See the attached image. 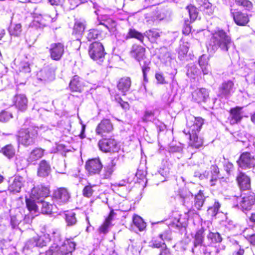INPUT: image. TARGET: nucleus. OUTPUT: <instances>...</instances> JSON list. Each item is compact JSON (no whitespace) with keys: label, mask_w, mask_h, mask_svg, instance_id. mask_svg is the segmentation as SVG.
<instances>
[{"label":"nucleus","mask_w":255,"mask_h":255,"mask_svg":"<svg viewBox=\"0 0 255 255\" xmlns=\"http://www.w3.org/2000/svg\"><path fill=\"white\" fill-rule=\"evenodd\" d=\"M117 22L115 20L109 17L106 20V27L110 31H113L115 30L117 27Z\"/></svg>","instance_id":"obj_52"},{"label":"nucleus","mask_w":255,"mask_h":255,"mask_svg":"<svg viewBox=\"0 0 255 255\" xmlns=\"http://www.w3.org/2000/svg\"><path fill=\"white\" fill-rule=\"evenodd\" d=\"M189 51V46L187 42H183L180 44L178 49V54L181 56H184L188 53Z\"/></svg>","instance_id":"obj_49"},{"label":"nucleus","mask_w":255,"mask_h":255,"mask_svg":"<svg viewBox=\"0 0 255 255\" xmlns=\"http://www.w3.org/2000/svg\"><path fill=\"white\" fill-rule=\"evenodd\" d=\"M24 182L23 178L20 176L10 177L7 181V190L12 193H19Z\"/></svg>","instance_id":"obj_14"},{"label":"nucleus","mask_w":255,"mask_h":255,"mask_svg":"<svg viewBox=\"0 0 255 255\" xmlns=\"http://www.w3.org/2000/svg\"><path fill=\"white\" fill-rule=\"evenodd\" d=\"M192 96L194 102L201 103L205 102L207 98H208L209 94L207 89L205 88H201L193 92Z\"/></svg>","instance_id":"obj_25"},{"label":"nucleus","mask_w":255,"mask_h":255,"mask_svg":"<svg viewBox=\"0 0 255 255\" xmlns=\"http://www.w3.org/2000/svg\"><path fill=\"white\" fill-rule=\"evenodd\" d=\"M200 4L199 8L200 10L204 14L208 15H211L213 13L214 9L213 8L212 4L209 0H197Z\"/></svg>","instance_id":"obj_29"},{"label":"nucleus","mask_w":255,"mask_h":255,"mask_svg":"<svg viewBox=\"0 0 255 255\" xmlns=\"http://www.w3.org/2000/svg\"><path fill=\"white\" fill-rule=\"evenodd\" d=\"M155 116V113L154 111L151 110H146L144 112V114L142 118V120L144 122H148L151 121Z\"/></svg>","instance_id":"obj_50"},{"label":"nucleus","mask_w":255,"mask_h":255,"mask_svg":"<svg viewBox=\"0 0 255 255\" xmlns=\"http://www.w3.org/2000/svg\"><path fill=\"white\" fill-rule=\"evenodd\" d=\"M12 118V113L6 110H3L0 112V122L7 123Z\"/></svg>","instance_id":"obj_42"},{"label":"nucleus","mask_w":255,"mask_h":255,"mask_svg":"<svg viewBox=\"0 0 255 255\" xmlns=\"http://www.w3.org/2000/svg\"><path fill=\"white\" fill-rule=\"evenodd\" d=\"M188 136V145L193 148L198 149L203 146L204 139L199 135V133H184Z\"/></svg>","instance_id":"obj_19"},{"label":"nucleus","mask_w":255,"mask_h":255,"mask_svg":"<svg viewBox=\"0 0 255 255\" xmlns=\"http://www.w3.org/2000/svg\"><path fill=\"white\" fill-rule=\"evenodd\" d=\"M145 53V48L143 46L136 43L132 45L131 49L129 51L130 56L135 59L139 63L147 59Z\"/></svg>","instance_id":"obj_15"},{"label":"nucleus","mask_w":255,"mask_h":255,"mask_svg":"<svg viewBox=\"0 0 255 255\" xmlns=\"http://www.w3.org/2000/svg\"><path fill=\"white\" fill-rule=\"evenodd\" d=\"M198 63L200 67L207 66V65H209V58L205 54H203L200 56Z\"/></svg>","instance_id":"obj_57"},{"label":"nucleus","mask_w":255,"mask_h":255,"mask_svg":"<svg viewBox=\"0 0 255 255\" xmlns=\"http://www.w3.org/2000/svg\"><path fill=\"white\" fill-rule=\"evenodd\" d=\"M236 181L241 191H246L251 189V179L245 173L239 172L236 176Z\"/></svg>","instance_id":"obj_16"},{"label":"nucleus","mask_w":255,"mask_h":255,"mask_svg":"<svg viewBox=\"0 0 255 255\" xmlns=\"http://www.w3.org/2000/svg\"><path fill=\"white\" fill-rule=\"evenodd\" d=\"M114 130V125L108 119H103L98 124L95 131L97 135L103 137L111 133Z\"/></svg>","instance_id":"obj_12"},{"label":"nucleus","mask_w":255,"mask_h":255,"mask_svg":"<svg viewBox=\"0 0 255 255\" xmlns=\"http://www.w3.org/2000/svg\"><path fill=\"white\" fill-rule=\"evenodd\" d=\"M86 28V21L76 20L73 25L72 34L77 37V40L81 43L80 38L82 36Z\"/></svg>","instance_id":"obj_22"},{"label":"nucleus","mask_w":255,"mask_h":255,"mask_svg":"<svg viewBox=\"0 0 255 255\" xmlns=\"http://www.w3.org/2000/svg\"><path fill=\"white\" fill-rule=\"evenodd\" d=\"M243 108V107L236 106L230 109L227 120L231 125L237 124L241 121L243 118L242 112Z\"/></svg>","instance_id":"obj_17"},{"label":"nucleus","mask_w":255,"mask_h":255,"mask_svg":"<svg viewBox=\"0 0 255 255\" xmlns=\"http://www.w3.org/2000/svg\"><path fill=\"white\" fill-rule=\"evenodd\" d=\"M3 255H17L16 249L14 247H9L2 250Z\"/></svg>","instance_id":"obj_58"},{"label":"nucleus","mask_w":255,"mask_h":255,"mask_svg":"<svg viewBox=\"0 0 255 255\" xmlns=\"http://www.w3.org/2000/svg\"><path fill=\"white\" fill-rule=\"evenodd\" d=\"M145 35L151 42H154L156 39L160 36V32L157 29H151L146 30L144 33Z\"/></svg>","instance_id":"obj_34"},{"label":"nucleus","mask_w":255,"mask_h":255,"mask_svg":"<svg viewBox=\"0 0 255 255\" xmlns=\"http://www.w3.org/2000/svg\"><path fill=\"white\" fill-rule=\"evenodd\" d=\"M76 244L72 242L67 241L61 246L54 244L46 252V255H72V252L75 250Z\"/></svg>","instance_id":"obj_4"},{"label":"nucleus","mask_w":255,"mask_h":255,"mask_svg":"<svg viewBox=\"0 0 255 255\" xmlns=\"http://www.w3.org/2000/svg\"><path fill=\"white\" fill-rule=\"evenodd\" d=\"M0 152L8 159H11L15 155V150L14 146L11 144H8L2 147Z\"/></svg>","instance_id":"obj_30"},{"label":"nucleus","mask_w":255,"mask_h":255,"mask_svg":"<svg viewBox=\"0 0 255 255\" xmlns=\"http://www.w3.org/2000/svg\"><path fill=\"white\" fill-rule=\"evenodd\" d=\"M22 32V25L20 23L11 24L8 28V32L10 36H19Z\"/></svg>","instance_id":"obj_36"},{"label":"nucleus","mask_w":255,"mask_h":255,"mask_svg":"<svg viewBox=\"0 0 255 255\" xmlns=\"http://www.w3.org/2000/svg\"><path fill=\"white\" fill-rule=\"evenodd\" d=\"M139 65L141 67V70L143 74V80L145 82H147L148 79L147 77V72H149L150 70V65L151 64V61L148 59H146L143 60V64H142L141 62L139 63Z\"/></svg>","instance_id":"obj_39"},{"label":"nucleus","mask_w":255,"mask_h":255,"mask_svg":"<svg viewBox=\"0 0 255 255\" xmlns=\"http://www.w3.org/2000/svg\"><path fill=\"white\" fill-rule=\"evenodd\" d=\"M158 237L164 243L165 241H170L172 239L171 231L168 228L163 233L160 234Z\"/></svg>","instance_id":"obj_47"},{"label":"nucleus","mask_w":255,"mask_h":255,"mask_svg":"<svg viewBox=\"0 0 255 255\" xmlns=\"http://www.w3.org/2000/svg\"><path fill=\"white\" fill-rule=\"evenodd\" d=\"M115 213L114 210H111L109 216L106 219L104 224L100 227L99 231L101 233L106 234L108 232V228L111 224V222L113 220Z\"/></svg>","instance_id":"obj_35"},{"label":"nucleus","mask_w":255,"mask_h":255,"mask_svg":"<svg viewBox=\"0 0 255 255\" xmlns=\"http://www.w3.org/2000/svg\"><path fill=\"white\" fill-rule=\"evenodd\" d=\"M31 24L33 26L40 27L46 25L45 20L41 14H34Z\"/></svg>","instance_id":"obj_38"},{"label":"nucleus","mask_w":255,"mask_h":255,"mask_svg":"<svg viewBox=\"0 0 255 255\" xmlns=\"http://www.w3.org/2000/svg\"><path fill=\"white\" fill-rule=\"evenodd\" d=\"M234 86V83L231 80L222 82L218 88L220 96L228 97L231 94Z\"/></svg>","instance_id":"obj_24"},{"label":"nucleus","mask_w":255,"mask_h":255,"mask_svg":"<svg viewBox=\"0 0 255 255\" xmlns=\"http://www.w3.org/2000/svg\"><path fill=\"white\" fill-rule=\"evenodd\" d=\"M31 192L34 195H36L39 199H45L49 201L47 197L49 196L50 191L49 186H45L41 184L34 187Z\"/></svg>","instance_id":"obj_20"},{"label":"nucleus","mask_w":255,"mask_h":255,"mask_svg":"<svg viewBox=\"0 0 255 255\" xmlns=\"http://www.w3.org/2000/svg\"><path fill=\"white\" fill-rule=\"evenodd\" d=\"M158 255H172L169 249L167 246H164L160 249V253Z\"/></svg>","instance_id":"obj_64"},{"label":"nucleus","mask_w":255,"mask_h":255,"mask_svg":"<svg viewBox=\"0 0 255 255\" xmlns=\"http://www.w3.org/2000/svg\"><path fill=\"white\" fill-rule=\"evenodd\" d=\"M206 202L203 191L199 190L195 196L194 205L197 207H202Z\"/></svg>","instance_id":"obj_40"},{"label":"nucleus","mask_w":255,"mask_h":255,"mask_svg":"<svg viewBox=\"0 0 255 255\" xmlns=\"http://www.w3.org/2000/svg\"><path fill=\"white\" fill-rule=\"evenodd\" d=\"M98 145L100 150L104 153H114L119 150L118 141L112 137L103 138L100 139Z\"/></svg>","instance_id":"obj_7"},{"label":"nucleus","mask_w":255,"mask_h":255,"mask_svg":"<svg viewBox=\"0 0 255 255\" xmlns=\"http://www.w3.org/2000/svg\"><path fill=\"white\" fill-rule=\"evenodd\" d=\"M211 172L212 177H218L220 173V170L217 165L214 164L211 166Z\"/></svg>","instance_id":"obj_61"},{"label":"nucleus","mask_w":255,"mask_h":255,"mask_svg":"<svg viewBox=\"0 0 255 255\" xmlns=\"http://www.w3.org/2000/svg\"><path fill=\"white\" fill-rule=\"evenodd\" d=\"M191 32V26L189 24L185 23L183 27L182 33L185 35H188Z\"/></svg>","instance_id":"obj_62"},{"label":"nucleus","mask_w":255,"mask_h":255,"mask_svg":"<svg viewBox=\"0 0 255 255\" xmlns=\"http://www.w3.org/2000/svg\"><path fill=\"white\" fill-rule=\"evenodd\" d=\"M114 166L112 164H108L104 167L102 173V178L103 179H108L111 177L114 171Z\"/></svg>","instance_id":"obj_43"},{"label":"nucleus","mask_w":255,"mask_h":255,"mask_svg":"<svg viewBox=\"0 0 255 255\" xmlns=\"http://www.w3.org/2000/svg\"><path fill=\"white\" fill-rule=\"evenodd\" d=\"M98 190V186L97 185H91L89 184L84 187L82 193L84 197L90 198Z\"/></svg>","instance_id":"obj_33"},{"label":"nucleus","mask_w":255,"mask_h":255,"mask_svg":"<svg viewBox=\"0 0 255 255\" xmlns=\"http://www.w3.org/2000/svg\"><path fill=\"white\" fill-rule=\"evenodd\" d=\"M25 201L26 207H37L39 205H41L42 207H49L54 205L53 201L51 203L45 199H39L32 192L28 197H25Z\"/></svg>","instance_id":"obj_13"},{"label":"nucleus","mask_w":255,"mask_h":255,"mask_svg":"<svg viewBox=\"0 0 255 255\" xmlns=\"http://www.w3.org/2000/svg\"><path fill=\"white\" fill-rule=\"evenodd\" d=\"M70 197V193L66 188L60 187L54 191L52 198L49 201L52 203L53 201V205H55V201L60 205L65 204L69 201Z\"/></svg>","instance_id":"obj_10"},{"label":"nucleus","mask_w":255,"mask_h":255,"mask_svg":"<svg viewBox=\"0 0 255 255\" xmlns=\"http://www.w3.org/2000/svg\"><path fill=\"white\" fill-rule=\"evenodd\" d=\"M237 162L238 166L243 169L254 168L255 156L253 152H244L241 153Z\"/></svg>","instance_id":"obj_8"},{"label":"nucleus","mask_w":255,"mask_h":255,"mask_svg":"<svg viewBox=\"0 0 255 255\" xmlns=\"http://www.w3.org/2000/svg\"><path fill=\"white\" fill-rule=\"evenodd\" d=\"M48 49L50 58L52 60L58 61L63 57L65 47L63 42H57L51 43Z\"/></svg>","instance_id":"obj_6"},{"label":"nucleus","mask_w":255,"mask_h":255,"mask_svg":"<svg viewBox=\"0 0 255 255\" xmlns=\"http://www.w3.org/2000/svg\"><path fill=\"white\" fill-rule=\"evenodd\" d=\"M133 222L140 231H142L146 227V224L138 216H135L133 218Z\"/></svg>","instance_id":"obj_44"},{"label":"nucleus","mask_w":255,"mask_h":255,"mask_svg":"<svg viewBox=\"0 0 255 255\" xmlns=\"http://www.w3.org/2000/svg\"><path fill=\"white\" fill-rule=\"evenodd\" d=\"M240 200V206L242 207H249L255 204V194L252 191H249L245 194L242 198H236Z\"/></svg>","instance_id":"obj_23"},{"label":"nucleus","mask_w":255,"mask_h":255,"mask_svg":"<svg viewBox=\"0 0 255 255\" xmlns=\"http://www.w3.org/2000/svg\"><path fill=\"white\" fill-rule=\"evenodd\" d=\"M205 119L200 117H193L187 120L186 127L183 130L184 133H200L204 125Z\"/></svg>","instance_id":"obj_5"},{"label":"nucleus","mask_w":255,"mask_h":255,"mask_svg":"<svg viewBox=\"0 0 255 255\" xmlns=\"http://www.w3.org/2000/svg\"><path fill=\"white\" fill-rule=\"evenodd\" d=\"M102 31L97 28L89 29L86 35V38L89 41L98 39L101 36Z\"/></svg>","instance_id":"obj_32"},{"label":"nucleus","mask_w":255,"mask_h":255,"mask_svg":"<svg viewBox=\"0 0 255 255\" xmlns=\"http://www.w3.org/2000/svg\"><path fill=\"white\" fill-rule=\"evenodd\" d=\"M166 246V245H165V243L163 242L161 240H160V241H158L157 239L155 238H153L150 243V246L153 248H161V249H162Z\"/></svg>","instance_id":"obj_51"},{"label":"nucleus","mask_w":255,"mask_h":255,"mask_svg":"<svg viewBox=\"0 0 255 255\" xmlns=\"http://www.w3.org/2000/svg\"><path fill=\"white\" fill-rule=\"evenodd\" d=\"M53 209L57 210V208H40L41 213L44 215H49L50 217H55L57 214Z\"/></svg>","instance_id":"obj_55"},{"label":"nucleus","mask_w":255,"mask_h":255,"mask_svg":"<svg viewBox=\"0 0 255 255\" xmlns=\"http://www.w3.org/2000/svg\"><path fill=\"white\" fill-rule=\"evenodd\" d=\"M232 43L231 36L224 30L220 29L212 34L210 45L216 49L220 48L221 50L227 52Z\"/></svg>","instance_id":"obj_1"},{"label":"nucleus","mask_w":255,"mask_h":255,"mask_svg":"<svg viewBox=\"0 0 255 255\" xmlns=\"http://www.w3.org/2000/svg\"><path fill=\"white\" fill-rule=\"evenodd\" d=\"M19 71L22 73H29L30 72V68L29 64L24 63L20 67H19Z\"/></svg>","instance_id":"obj_63"},{"label":"nucleus","mask_w":255,"mask_h":255,"mask_svg":"<svg viewBox=\"0 0 255 255\" xmlns=\"http://www.w3.org/2000/svg\"><path fill=\"white\" fill-rule=\"evenodd\" d=\"M89 57L99 65L104 66L108 61L106 58L107 53L103 44L98 41L90 43L88 46Z\"/></svg>","instance_id":"obj_3"},{"label":"nucleus","mask_w":255,"mask_h":255,"mask_svg":"<svg viewBox=\"0 0 255 255\" xmlns=\"http://www.w3.org/2000/svg\"><path fill=\"white\" fill-rule=\"evenodd\" d=\"M85 169L90 176L99 175L103 169V164L99 157L93 158L86 161Z\"/></svg>","instance_id":"obj_9"},{"label":"nucleus","mask_w":255,"mask_h":255,"mask_svg":"<svg viewBox=\"0 0 255 255\" xmlns=\"http://www.w3.org/2000/svg\"><path fill=\"white\" fill-rule=\"evenodd\" d=\"M13 105L19 112H25L28 108V99L25 95L16 94L13 100Z\"/></svg>","instance_id":"obj_18"},{"label":"nucleus","mask_w":255,"mask_h":255,"mask_svg":"<svg viewBox=\"0 0 255 255\" xmlns=\"http://www.w3.org/2000/svg\"><path fill=\"white\" fill-rule=\"evenodd\" d=\"M135 38L140 42L143 43L144 36L143 33L137 31L134 28H130L128 29L126 39Z\"/></svg>","instance_id":"obj_31"},{"label":"nucleus","mask_w":255,"mask_h":255,"mask_svg":"<svg viewBox=\"0 0 255 255\" xmlns=\"http://www.w3.org/2000/svg\"><path fill=\"white\" fill-rule=\"evenodd\" d=\"M69 87L72 92H81L83 87L82 79L77 75H74L70 82Z\"/></svg>","instance_id":"obj_27"},{"label":"nucleus","mask_w":255,"mask_h":255,"mask_svg":"<svg viewBox=\"0 0 255 255\" xmlns=\"http://www.w3.org/2000/svg\"><path fill=\"white\" fill-rule=\"evenodd\" d=\"M86 0H68L69 3L70 5V8L74 9L79 4L84 2Z\"/></svg>","instance_id":"obj_60"},{"label":"nucleus","mask_w":255,"mask_h":255,"mask_svg":"<svg viewBox=\"0 0 255 255\" xmlns=\"http://www.w3.org/2000/svg\"><path fill=\"white\" fill-rule=\"evenodd\" d=\"M38 136V128L31 126L21 128L18 131L17 139L19 144L24 147L34 145Z\"/></svg>","instance_id":"obj_2"},{"label":"nucleus","mask_w":255,"mask_h":255,"mask_svg":"<svg viewBox=\"0 0 255 255\" xmlns=\"http://www.w3.org/2000/svg\"><path fill=\"white\" fill-rule=\"evenodd\" d=\"M34 247H37V243L35 237H34L28 241L25 247L28 249H32Z\"/></svg>","instance_id":"obj_59"},{"label":"nucleus","mask_w":255,"mask_h":255,"mask_svg":"<svg viewBox=\"0 0 255 255\" xmlns=\"http://www.w3.org/2000/svg\"><path fill=\"white\" fill-rule=\"evenodd\" d=\"M37 243V247H43L46 246L47 244L50 242V239L49 238H46L45 236L41 237H35Z\"/></svg>","instance_id":"obj_48"},{"label":"nucleus","mask_w":255,"mask_h":255,"mask_svg":"<svg viewBox=\"0 0 255 255\" xmlns=\"http://www.w3.org/2000/svg\"><path fill=\"white\" fill-rule=\"evenodd\" d=\"M65 220L68 226H73L77 223L75 213H70L65 214Z\"/></svg>","instance_id":"obj_46"},{"label":"nucleus","mask_w":255,"mask_h":255,"mask_svg":"<svg viewBox=\"0 0 255 255\" xmlns=\"http://www.w3.org/2000/svg\"><path fill=\"white\" fill-rule=\"evenodd\" d=\"M204 230L201 228L199 229L195 235L194 241V247L196 248L198 246L202 247V244L203 243L204 236L203 233Z\"/></svg>","instance_id":"obj_37"},{"label":"nucleus","mask_w":255,"mask_h":255,"mask_svg":"<svg viewBox=\"0 0 255 255\" xmlns=\"http://www.w3.org/2000/svg\"><path fill=\"white\" fill-rule=\"evenodd\" d=\"M116 100L125 111L129 110L130 106L128 102L124 101L121 97L117 98Z\"/></svg>","instance_id":"obj_54"},{"label":"nucleus","mask_w":255,"mask_h":255,"mask_svg":"<svg viewBox=\"0 0 255 255\" xmlns=\"http://www.w3.org/2000/svg\"><path fill=\"white\" fill-rule=\"evenodd\" d=\"M131 85L130 78L128 77H123L119 79L117 83V88L119 91L125 93L129 90Z\"/></svg>","instance_id":"obj_28"},{"label":"nucleus","mask_w":255,"mask_h":255,"mask_svg":"<svg viewBox=\"0 0 255 255\" xmlns=\"http://www.w3.org/2000/svg\"><path fill=\"white\" fill-rule=\"evenodd\" d=\"M234 1L237 6L248 11L252 10L254 6L252 1L250 0H234Z\"/></svg>","instance_id":"obj_41"},{"label":"nucleus","mask_w":255,"mask_h":255,"mask_svg":"<svg viewBox=\"0 0 255 255\" xmlns=\"http://www.w3.org/2000/svg\"><path fill=\"white\" fill-rule=\"evenodd\" d=\"M45 151V149L41 147H34L28 154L26 161L29 164H34L37 160L44 155Z\"/></svg>","instance_id":"obj_21"},{"label":"nucleus","mask_w":255,"mask_h":255,"mask_svg":"<svg viewBox=\"0 0 255 255\" xmlns=\"http://www.w3.org/2000/svg\"><path fill=\"white\" fill-rule=\"evenodd\" d=\"M208 238L211 239L212 242L219 243L222 241V238L218 233H210Z\"/></svg>","instance_id":"obj_53"},{"label":"nucleus","mask_w":255,"mask_h":255,"mask_svg":"<svg viewBox=\"0 0 255 255\" xmlns=\"http://www.w3.org/2000/svg\"><path fill=\"white\" fill-rule=\"evenodd\" d=\"M230 12L236 25L240 26H245L250 22V15L243 10L231 8Z\"/></svg>","instance_id":"obj_11"},{"label":"nucleus","mask_w":255,"mask_h":255,"mask_svg":"<svg viewBox=\"0 0 255 255\" xmlns=\"http://www.w3.org/2000/svg\"><path fill=\"white\" fill-rule=\"evenodd\" d=\"M186 9L188 10L190 19L195 20L198 15L196 7L192 4H189L186 6Z\"/></svg>","instance_id":"obj_45"},{"label":"nucleus","mask_w":255,"mask_h":255,"mask_svg":"<svg viewBox=\"0 0 255 255\" xmlns=\"http://www.w3.org/2000/svg\"><path fill=\"white\" fill-rule=\"evenodd\" d=\"M155 77L157 80V83L160 84H164L167 83L163 73L156 72L155 74Z\"/></svg>","instance_id":"obj_56"},{"label":"nucleus","mask_w":255,"mask_h":255,"mask_svg":"<svg viewBox=\"0 0 255 255\" xmlns=\"http://www.w3.org/2000/svg\"><path fill=\"white\" fill-rule=\"evenodd\" d=\"M51 171V166L49 162L45 159L41 160L37 168V174L40 177H45L49 175Z\"/></svg>","instance_id":"obj_26"}]
</instances>
